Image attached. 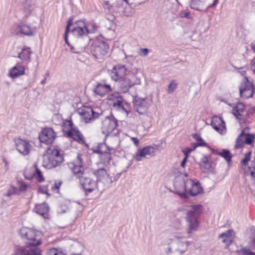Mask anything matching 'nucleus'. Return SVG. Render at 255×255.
<instances>
[{
  "label": "nucleus",
  "instance_id": "obj_30",
  "mask_svg": "<svg viewBox=\"0 0 255 255\" xmlns=\"http://www.w3.org/2000/svg\"><path fill=\"white\" fill-rule=\"evenodd\" d=\"M48 210L49 207L47 204L45 203L36 205L33 209V211L35 212L42 216H44V215L48 212Z\"/></svg>",
  "mask_w": 255,
  "mask_h": 255
},
{
  "label": "nucleus",
  "instance_id": "obj_24",
  "mask_svg": "<svg viewBox=\"0 0 255 255\" xmlns=\"http://www.w3.org/2000/svg\"><path fill=\"white\" fill-rule=\"evenodd\" d=\"M245 110V105L242 103H238L234 106L232 113L239 120L244 119L243 114Z\"/></svg>",
  "mask_w": 255,
  "mask_h": 255
},
{
  "label": "nucleus",
  "instance_id": "obj_51",
  "mask_svg": "<svg viewBox=\"0 0 255 255\" xmlns=\"http://www.w3.org/2000/svg\"><path fill=\"white\" fill-rule=\"evenodd\" d=\"M62 182L61 181H59L57 182H55V184H54V187H55V188L56 189H59L60 187V186L62 184Z\"/></svg>",
  "mask_w": 255,
  "mask_h": 255
},
{
  "label": "nucleus",
  "instance_id": "obj_63",
  "mask_svg": "<svg viewBox=\"0 0 255 255\" xmlns=\"http://www.w3.org/2000/svg\"><path fill=\"white\" fill-rule=\"evenodd\" d=\"M49 76V73L48 72H47L45 74V77H48Z\"/></svg>",
  "mask_w": 255,
  "mask_h": 255
},
{
  "label": "nucleus",
  "instance_id": "obj_5",
  "mask_svg": "<svg viewBox=\"0 0 255 255\" xmlns=\"http://www.w3.org/2000/svg\"><path fill=\"white\" fill-rule=\"evenodd\" d=\"M202 206L199 204L192 205L191 209L186 212L185 219L187 225L186 232L189 236L198 230Z\"/></svg>",
  "mask_w": 255,
  "mask_h": 255
},
{
  "label": "nucleus",
  "instance_id": "obj_15",
  "mask_svg": "<svg viewBox=\"0 0 255 255\" xmlns=\"http://www.w3.org/2000/svg\"><path fill=\"white\" fill-rule=\"evenodd\" d=\"M56 137V133L53 129L45 128L42 130L39 138L41 142L48 144L52 143Z\"/></svg>",
  "mask_w": 255,
  "mask_h": 255
},
{
  "label": "nucleus",
  "instance_id": "obj_21",
  "mask_svg": "<svg viewBox=\"0 0 255 255\" xmlns=\"http://www.w3.org/2000/svg\"><path fill=\"white\" fill-rule=\"evenodd\" d=\"M112 90V88L110 85L99 83L96 85L93 90V92L96 95L103 97Z\"/></svg>",
  "mask_w": 255,
  "mask_h": 255
},
{
  "label": "nucleus",
  "instance_id": "obj_20",
  "mask_svg": "<svg viewBox=\"0 0 255 255\" xmlns=\"http://www.w3.org/2000/svg\"><path fill=\"white\" fill-rule=\"evenodd\" d=\"M68 125L71 128V129L66 132L68 137L72 138L74 140L82 142L84 141L83 136L81 132L73 127V122L71 121L67 122Z\"/></svg>",
  "mask_w": 255,
  "mask_h": 255
},
{
  "label": "nucleus",
  "instance_id": "obj_61",
  "mask_svg": "<svg viewBox=\"0 0 255 255\" xmlns=\"http://www.w3.org/2000/svg\"><path fill=\"white\" fill-rule=\"evenodd\" d=\"M45 82H46V77H45V78L42 81H41V83L42 84H44L45 83Z\"/></svg>",
  "mask_w": 255,
  "mask_h": 255
},
{
  "label": "nucleus",
  "instance_id": "obj_39",
  "mask_svg": "<svg viewBox=\"0 0 255 255\" xmlns=\"http://www.w3.org/2000/svg\"><path fill=\"white\" fill-rule=\"evenodd\" d=\"M177 83L175 80H172L169 84L167 89V93H172L177 87Z\"/></svg>",
  "mask_w": 255,
  "mask_h": 255
},
{
  "label": "nucleus",
  "instance_id": "obj_32",
  "mask_svg": "<svg viewBox=\"0 0 255 255\" xmlns=\"http://www.w3.org/2000/svg\"><path fill=\"white\" fill-rule=\"evenodd\" d=\"M31 52L29 47H24L18 55V57L23 61H30Z\"/></svg>",
  "mask_w": 255,
  "mask_h": 255
},
{
  "label": "nucleus",
  "instance_id": "obj_42",
  "mask_svg": "<svg viewBox=\"0 0 255 255\" xmlns=\"http://www.w3.org/2000/svg\"><path fill=\"white\" fill-rule=\"evenodd\" d=\"M251 152L249 151L246 153L244 158L242 160L241 163L243 165H246L251 159Z\"/></svg>",
  "mask_w": 255,
  "mask_h": 255
},
{
  "label": "nucleus",
  "instance_id": "obj_4",
  "mask_svg": "<svg viewBox=\"0 0 255 255\" xmlns=\"http://www.w3.org/2000/svg\"><path fill=\"white\" fill-rule=\"evenodd\" d=\"M191 244L189 241L184 242L181 237L175 236L174 238H168L164 245V252L167 255H183Z\"/></svg>",
  "mask_w": 255,
  "mask_h": 255
},
{
  "label": "nucleus",
  "instance_id": "obj_38",
  "mask_svg": "<svg viewBox=\"0 0 255 255\" xmlns=\"http://www.w3.org/2000/svg\"><path fill=\"white\" fill-rule=\"evenodd\" d=\"M72 25V20H69L68 21L67 25L66 27V30H65V34H64V39H65V42L68 46H70V43H69V42L68 40V37H68V33L70 31V27Z\"/></svg>",
  "mask_w": 255,
  "mask_h": 255
},
{
  "label": "nucleus",
  "instance_id": "obj_33",
  "mask_svg": "<svg viewBox=\"0 0 255 255\" xmlns=\"http://www.w3.org/2000/svg\"><path fill=\"white\" fill-rule=\"evenodd\" d=\"M94 174L97 177L96 181L99 185H101V182L103 181V178L108 175L106 170L103 168L96 170Z\"/></svg>",
  "mask_w": 255,
  "mask_h": 255
},
{
  "label": "nucleus",
  "instance_id": "obj_7",
  "mask_svg": "<svg viewBox=\"0 0 255 255\" xmlns=\"http://www.w3.org/2000/svg\"><path fill=\"white\" fill-rule=\"evenodd\" d=\"M44 157L43 166L47 169H52L59 166L63 161V157L58 150L54 147H49Z\"/></svg>",
  "mask_w": 255,
  "mask_h": 255
},
{
  "label": "nucleus",
  "instance_id": "obj_64",
  "mask_svg": "<svg viewBox=\"0 0 255 255\" xmlns=\"http://www.w3.org/2000/svg\"><path fill=\"white\" fill-rule=\"evenodd\" d=\"M124 1H125L127 3H128V0H123Z\"/></svg>",
  "mask_w": 255,
  "mask_h": 255
},
{
  "label": "nucleus",
  "instance_id": "obj_47",
  "mask_svg": "<svg viewBox=\"0 0 255 255\" xmlns=\"http://www.w3.org/2000/svg\"><path fill=\"white\" fill-rule=\"evenodd\" d=\"M251 69L255 74V57L253 58L251 62Z\"/></svg>",
  "mask_w": 255,
  "mask_h": 255
},
{
  "label": "nucleus",
  "instance_id": "obj_27",
  "mask_svg": "<svg viewBox=\"0 0 255 255\" xmlns=\"http://www.w3.org/2000/svg\"><path fill=\"white\" fill-rule=\"evenodd\" d=\"M118 82L120 89L124 93L127 92L128 89L132 87V84L133 83L130 81L127 76Z\"/></svg>",
  "mask_w": 255,
  "mask_h": 255
},
{
  "label": "nucleus",
  "instance_id": "obj_19",
  "mask_svg": "<svg viewBox=\"0 0 255 255\" xmlns=\"http://www.w3.org/2000/svg\"><path fill=\"white\" fill-rule=\"evenodd\" d=\"M211 125L219 133L223 134L226 131L225 123L221 117L214 116L212 118Z\"/></svg>",
  "mask_w": 255,
  "mask_h": 255
},
{
  "label": "nucleus",
  "instance_id": "obj_36",
  "mask_svg": "<svg viewBox=\"0 0 255 255\" xmlns=\"http://www.w3.org/2000/svg\"><path fill=\"white\" fill-rule=\"evenodd\" d=\"M218 154L224 157L228 163L231 162L232 156L229 150L223 149L221 152H218Z\"/></svg>",
  "mask_w": 255,
  "mask_h": 255
},
{
  "label": "nucleus",
  "instance_id": "obj_26",
  "mask_svg": "<svg viewBox=\"0 0 255 255\" xmlns=\"http://www.w3.org/2000/svg\"><path fill=\"white\" fill-rule=\"evenodd\" d=\"M235 233L233 230H229L226 232L222 233L219 238L222 239V242L229 246L233 242Z\"/></svg>",
  "mask_w": 255,
  "mask_h": 255
},
{
  "label": "nucleus",
  "instance_id": "obj_45",
  "mask_svg": "<svg viewBox=\"0 0 255 255\" xmlns=\"http://www.w3.org/2000/svg\"><path fill=\"white\" fill-rule=\"evenodd\" d=\"M16 189L15 187H12L5 194V196L7 197H10L12 195L16 193Z\"/></svg>",
  "mask_w": 255,
  "mask_h": 255
},
{
  "label": "nucleus",
  "instance_id": "obj_10",
  "mask_svg": "<svg viewBox=\"0 0 255 255\" xmlns=\"http://www.w3.org/2000/svg\"><path fill=\"white\" fill-rule=\"evenodd\" d=\"M255 87L253 84L250 82L248 78H245V82L240 87V94L243 99L251 98L254 93Z\"/></svg>",
  "mask_w": 255,
  "mask_h": 255
},
{
  "label": "nucleus",
  "instance_id": "obj_2",
  "mask_svg": "<svg viewBox=\"0 0 255 255\" xmlns=\"http://www.w3.org/2000/svg\"><path fill=\"white\" fill-rule=\"evenodd\" d=\"M173 184L174 193L179 195L182 198H188V194L194 196L203 191L199 181L188 178L187 173L180 174L176 176Z\"/></svg>",
  "mask_w": 255,
  "mask_h": 255
},
{
  "label": "nucleus",
  "instance_id": "obj_3",
  "mask_svg": "<svg viewBox=\"0 0 255 255\" xmlns=\"http://www.w3.org/2000/svg\"><path fill=\"white\" fill-rule=\"evenodd\" d=\"M83 161L81 155L77 156V161L74 163L73 172L75 176L79 179V183L86 193H89L95 189L100 192L104 191V188L101 187L96 180H93L90 174L85 170L83 165Z\"/></svg>",
  "mask_w": 255,
  "mask_h": 255
},
{
  "label": "nucleus",
  "instance_id": "obj_28",
  "mask_svg": "<svg viewBox=\"0 0 255 255\" xmlns=\"http://www.w3.org/2000/svg\"><path fill=\"white\" fill-rule=\"evenodd\" d=\"M138 70L134 68L131 71H128L126 76L132 83V86L135 85H139L140 83V79L137 76Z\"/></svg>",
  "mask_w": 255,
  "mask_h": 255
},
{
  "label": "nucleus",
  "instance_id": "obj_52",
  "mask_svg": "<svg viewBox=\"0 0 255 255\" xmlns=\"http://www.w3.org/2000/svg\"><path fill=\"white\" fill-rule=\"evenodd\" d=\"M131 140L133 142L134 145L135 146H137L139 144V140L136 137H131Z\"/></svg>",
  "mask_w": 255,
  "mask_h": 255
},
{
  "label": "nucleus",
  "instance_id": "obj_13",
  "mask_svg": "<svg viewBox=\"0 0 255 255\" xmlns=\"http://www.w3.org/2000/svg\"><path fill=\"white\" fill-rule=\"evenodd\" d=\"M117 125V121L113 117H107L102 122V133L108 135L116 128Z\"/></svg>",
  "mask_w": 255,
  "mask_h": 255
},
{
  "label": "nucleus",
  "instance_id": "obj_50",
  "mask_svg": "<svg viewBox=\"0 0 255 255\" xmlns=\"http://www.w3.org/2000/svg\"><path fill=\"white\" fill-rule=\"evenodd\" d=\"M235 68L236 69H243V71L242 72V75H244L246 73V72L248 69L246 65H245V66H243V67H235Z\"/></svg>",
  "mask_w": 255,
  "mask_h": 255
},
{
  "label": "nucleus",
  "instance_id": "obj_58",
  "mask_svg": "<svg viewBox=\"0 0 255 255\" xmlns=\"http://www.w3.org/2000/svg\"><path fill=\"white\" fill-rule=\"evenodd\" d=\"M182 14V16L188 17L189 15V13L188 12H185L183 13Z\"/></svg>",
  "mask_w": 255,
  "mask_h": 255
},
{
  "label": "nucleus",
  "instance_id": "obj_57",
  "mask_svg": "<svg viewBox=\"0 0 255 255\" xmlns=\"http://www.w3.org/2000/svg\"><path fill=\"white\" fill-rule=\"evenodd\" d=\"M254 112H255V111H252V109H251L249 110L248 111V112H247V117H249V115H250L251 114H252V113H254Z\"/></svg>",
  "mask_w": 255,
  "mask_h": 255
},
{
  "label": "nucleus",
  "instance_id": "obj_44",
  "mask_svg": "<svg viewBox=\"0 0 255 255\" xmlns=\"http://www.w3.org/2000/svg\"><path fill=\"white\" fill-rule=\"evenodd\" d=\"M104 7L105 9L110 11L113 9V6L111 5L109 1H105L104 4Z\"/></svg>",
  "mask_w": 255,
  "mask_h": 255
},
{
  "label": "nucleus",
  "instance_id": "obj_37",
  "mask_svg": "<svg viewBox=\"0 0 255 255\" xmlns=\"http://www.w3.org/2000/svg\"><path fill=\"white\" fill-rule=\"evenodd\" d=\"M34 166L35 168L34 175L37 180L39 182L43 181L44 180V178L41 171L37 168L36 164H34Z\"/></svg>",
  "mask_w": 255,
  "mask_h": 255
},
{
  "label": "nucleus",
  "instance_id": "obj_35",
  "mask_svg": "<svg viewBox=\"0 0 255 255\" xmlns=\"http://www.w3.org/2000/svg\"><path fill=\"white\" fill-rule=\"evenodd\" d=\"M113 181L112 178L108 174L105 178H103V181L101 182V187L104 188V190L106 188L111 186Z\"/></svg>",
  "mask_w": 255,
  "mask_h": 255
},
{
  "label": "nucleus",
  "instance_id": "obj_43",
  "mask_svg": "<svg viewBox=\"0 0 255 255\" xmlns=\"http://www.w3.org/2000/svg\"><path fill=\"white\" fill-rule=\"evenodd\" d=\"M149 53V50L147 48H141L139 49L138 53L141 56H146Z\"/></svg>",
  "mask_w": 255,
  "mask_h": 255
},
{
  "label": "nucleus",
  "instance_id": "obj_48",
  "mask_svg": "<svg viewBox=\"0 0 255 255\" xmlns=\"http://www.w3.org/2000/svg\"><path fill=\"white\" fill-rule=\"evenodd\" d=\"M187 153H185V157L184 158H183V159L182 160L181 163V166L183 168H184L185 166V164L186 163V162H187Z\"/></svg>",
  "mask_w": 255,
  "mask_h": 255
},
{
  "label": "nucleus",
  "instance_id": "obj_22",
  "mask_svg": "<svg viewBox=\"0 0 255 255\" xmlns=\"http://www.w3.org/2000/svg\"><path fill=\"white\" fill-rule=\"evenodd\" d=\"M25 68L19 64H17L9 69L8 76L11 78H16L24 74Z\"/></svg>",
  "mask_w": 255,
  "mask_h": 255
},
{
  "label": "nucleus",
  "instance_id": "obj_1",
  "mask_svg": "<svg viewBox=\"0 0 255 255\" xmlns=\"http://www.w3.org/2000/svg\"><path fill=\"white\" fill-rule=\"evenodd\" d=\"M19 233L27 246L16 248L14 255H41V250L37 247L41 244V232L23 227L19 230Z\"/></svg>",
  "mask_w": 255,
  "mask_h": 255
},
{
  "label": "nucleus",
  "instance_id": "obj_12",
  "mask_svg": "<svg viewBox=\"0 0 255 255\" xmlns=\"http://www.w3.org/2000/svg\"><path fill=\"white\" fill-rule=\"evenodd\" d=\"M132 103L134 110L141 115L146 113L149 106V103L145 98L135 97Z\"/></svg>",
  "mask_w": 255,
  "mask_h": 255
},
{
  "label": "nucleus",
  "instance_id": "obj_16",
  "mask_svg": "<svg viewBox=\"0 0 255 255\" xmlns=\"http://www.w3.org/2000/svg\"><path fill=\"white\" fill-rule=\"evenodd\" d=\"M108 100L112 102L113 107L118 110H122L127 114L128 112L124 106V99L121 94L118 92H114L108 96Z\"/></svg>",
  "mask_w": 255,
  "mask_h": 255
},
{
  "label": "nucleus",
  "instance_id": "obj_11",
  "mask_svg": "<svg viewBox=\"0 0 255 255\" xmlns=\"http://www.w3.org/2000/svg\"><path fill=\"white\" fill-rule=\"evenodd\" d=\"M199 164L200 168L205 173H213L216 167V164L210 155H204Z\"/></svg>",
  "mask_w": 255,
  "mask_h": 255
},
{
  "label": "nucleus",
  "instance_id": "obj_54",
  "mask_svg": "<svg viewBox=\"0 0 255 255\" xmlns=\"http://www.w3.org/2000/svg\"><path fill=\"white\" fill-rule=\"evenodd\" d=\"M98 117H99V114L93 111V114H92V120L97 118Z\"/></svg>",
  "mask_w": 255,
  "mask_h": 255
},
{
  "label": "nucleus",
  "instance_id": "obj_41",
  "mask_svg": "<svg viewBox=\"0 0 255 255\" xmlns=\"http://www.w3.org/2000/svg\"><path fill=\"white\" fill-rule=\"evenodd\" d=\"M240 255H255V253L249 249L243 248L239 251Z\"/></svg>",
  "mask_w": 255,
  "mask_h": 255
},
{
  "label": "nucleus",
  "instance_id": "obj_25",
  "mask_svg": "<svg viewBox=\"0 0 255 255\" xmlns=\"http://www.w3.org/2000/svg\"><path fill=\"white\" fill-rule=\"evenodd\" d=\"M112 148H110L106 144L102 143L99 144L97 149H96L94 152L97 153H106V159L109 161L111 159L110 151Z\"/></svg>",
  "mask_w": 255,
  "mask_h": 255
},
{
  "label": "nucleus",
  "instance_id": "obj_8",
  "mask_svg": "<svg viewBox=\"0 0 255 255\" xmlns=\"http://www.w3.org/2000/svg\"><path fill=\"white\" fill-rule=\"evenodd\" d=\"M255 141V134L245 132V129L241 132L236 139L235 146L236 148H240L244 146L245 144L251 145Z\"/></svg>",
  "mask_w": 255,
  "mask_h": 255
},
{
  "label": "nucleus",
  "instance_id": "obj_53",
  "mask_svg": "<svg viewBox=\"0 0 255 255\" xmlns=\"http://www.w3.org/2000/svg\"><path fill=\"white\" fill-rule=\"evenodd\" d=\"M2 160H3V162L5 164V169L6 170H8L9 166H8V161L6 160V159L5 158H3Z\"/></svg>",
  "mask_w": 255,
  "mask_h": 255
},
{
  "label": "nucleus",
  "instance_id": "obj_17",
  "mask_svg": "<svg viewBox=\"0 0 255 255\" xmlns=\"http://www.w3.org/2000/svg\"><path fill=\"white\" fill-rule=\"evenodd\" d=\"M157 146H146L139 149L136 153L133 158L137 161H141L142 158H145L146 155L153 156Z\"/></svg>",
  "mask_w": 255,
  "mask_h": 255
},
{
  "label": "nucleus",
  "instance_id": "obj_62",
  "mask_svg": "<svg viewBox=\"0 0 255 255\" xmlns=\"http://www.w3.org/2000/svg\"><path fill=\"white\" fill-rule=\"evenodd\" d=\"M225 103H227L229 106H231V107L233 108L234 106L233 105V104H230V103H228L226 102H225Z\"/></svg>",
  "mask_w": 255,
  "mask_h": 255
},
{
  "label": "nucleus",
  "instance_id": "obj_29",
  "mask_svg": "<svg viewBox=\"0 0 255 255\" xmlns=\"http://www.w3.org/2000/svg\"><path fill=\"white\" fill-rule=\"evenodd\" d=\"M17 33L19 31L22 34L29 36L34 35V31L26 24H20L17 27Z\"/></svg>",
  "mask_w": 255,
  "mask_h": 255
},
{
  "label": "nucleus",
  "instance_id": "obj_14",
  "mask_svg": "<svg viewBox=\"0 0 255 255\" xmlns=\"http://www.w3.org/2000/svg\"><path fill=\"white\" fill-rule=\"evenodd\" d=\"M128 71L125 65H116L114 67L111 71V78L113 80L118 82L126 76Z\"/></svg>",
  "mask_w": 255,
  "mask_h": 255
},
{
  "label": "nucleus",
  "instance_id": "obj_34",
  "mask_svg": "<svg viewBox=\"0 0 255 255\" xmlns=\"http://www.w3.org/2000/svg\"><path fill=\"white\" fill-rule=\"evenodd\" d=\"M193 137L197 141V143H193L194 149H195L197 146H206V143L202 138L200 135L198 133H195L193 135Z\"/></svg>",
  "mask_w": 255,
  "mask_h": 255
},
{
  "label": "nucleus",
  "instance_id": "obj_40",
  "mask_svg": "<svg viewBox=\"0 0 255 255\" xmlns=\"http://www.w3.org/2000/svg\"><path fill=\"white\" fill-rule=\"evenodd\" d=\"M47 255H66L62 252L59 251L56 249L53 248L47 252Z\"/></svg>",
  "mask_w": 255,
  "mask_h": 255
},
{
  "label": "nucleus",
  "instance_id": "obj_23",
  "mask_svg": "<svg viewBox=\"0 0 255 255\" xmlns=\"http://www.w3.org/2000/svg\"><path fill=\"white\" fill-rule=\"evenodd\" d=\"M77 112L82 116L86 123L90 122L92 120V116L93 114V110L89 107H83L79 108Z\"/></svg>",
  "mask_w": 255,
  "mask_h": 255
},
{
  "label": "nucleus",
  "instance_id": "obj_6",
  "mask_svg": "<svg viewBox=\"0 0 255 255\" xmlns=\"http://www.w3.org/2000/svg\"><path fill=\"white\" fill-rule=\"evenodd\" d=\"M96 28L94 26H93V29L92 30L89 29L83 21H78L74 24V27L72 29V32L73 35L78 38L77 45L79 46L81 49H84L86 45V44L81 45L79 44L82 38H84L85 43H87L90 40L87 35L88 34L94 32Z\"/></svg>",
  "mask_w": 255,
  "mask_h": 255
},
{
  "label": "nucleus",
  "instance_id": "obj_46",
  "mask_svg": "<svg viewBox=\"0 0 255 255\" xmlns=\"http://www.w3.org/2000/svg\"><path fill=\"white\" fill-rule=\"evenodd\" d=\"M27 185L23 182H19V190L21 191H24L26 190Z\"/></svg>",
  "mask_w": 255,
  "mask_h": 255
},
{
  "label": "nucleus",
  "instance_id": "obj_56",
  "mask_svg": "<svg viewBox=\"0 0 255 255\" xmlns=\"http://www.w3.org/2000/svg\"><path fill=\"white\" fill-rule=\"evenodd\" d=\"M251 47L252 50L255 52V41L253 42L251 44Z\"/></svg>",
  "mask_w": 255,
  "mask_h": 255
},
{
  "label": "nucleus",
  "instance_id": "obj_9",
  "mask_svg": "<svg viewBox=\"0 0 255 255\" xmlns=\"http://www.w3.org/2000/svg\"><path fill=\"white\" fill-rule=\"evenodd\" d=\"M109 49L108 44L104 42H94L91 48V51L93 55L97 58H99L106 55Z\"/></svg>",
  "mask_w": 255,
  "mask_h": 255
},
{
  "label": "nucleus",
  "instance_id": "obj_55",
  "mask_svg": "<svg viewBox=\"0 0 255 255\" xmlns=\"http://www.w3.org/2000/svg\"><path fill=\"white\" fill-rule=\"evenodd\" d=\"M218 2V0H214L213 2L211 4L209 5L208 6V7H214L215 6H216V5L217 4Z\"/></svg>",
  "mask_w": 255,
  "mask_h": 255
},
{
  "label": "nucleus",
  "instance_id": "obj_31",
  "mask_svg": "<svg viewBox=\"0 0 255 255\" xmlns=\"http://www.w3.org/2000/svg\"><path fill=\"white\" fill-rule=\"evenodd\" d=\"M206 0H191L190 7L194 9L201 11L205 5Z\"/></svg>",
  "mask_w": 255,
  "mask_h": 255
},
{
  "label": "nucleus",
  "instance_id": "obj_59",
  "mask_svg": "<svg viewBox=\"0 0 255 255\" xmlns=\"http://www.w3.org/2000/svg\"><path fill=\"white\" fill-rule=\"evenodd\" d=\"M251 245L253 247L254 249H255V239H253L252 241Z\"/></svg>",
  "mask_w": 255,
  "mask_h": 255
},
{
  "label": "nucleus",
  "instance_id": "obj_18",
  "mask_svg": "<svg viewBox=\"0 0 255 255\" xmlns=\"http://www.w3.org/2000/svg\"><path fill=\"white\" fill-rule=\"evenodd\" d=\"M17 150L23 155H28L31 149V145L26 140L18 138L14 140Z\"/></svg>",
  "mask_w": 255,
  "mask_h": 255
},
{
  "label": "nucleus",
  "instance_id": "obj_60",
  "mask_svg": "<svg viewBox=\"0 0 255 255\" xmlns=\"http://www.w3.org/2000/svg\"><path fill=\"white\" fill-rule=\"evenodd\" d=\"M193 146L194 147V146L193 145ZM194 149H191V148H189L188 149V150L187 151H186L184 153H187V155L189 153H190V152H191L192 150H193Z\"/></svg>",
  "mask_w": 255,
  "mask_h": 255
},
{
  "label": "nucleus",
  "instance_id": "obj_49",
  "mask_svg": "<svg viewBox=\"0 0 255 255\" xmlns=\"http://www.w3.org/2000/svg\"><path fill=\"white\" fill-rule=\"evenodd\" d=\"M69 46L70 47V50L72 52L74 53H78L80 52V51L78 50L77 48H76L75 47L73 46V45L70 44V46Z\"/></svg>",
  "mask_w": 255,
  "mask_h": 255
}]
</instances>
